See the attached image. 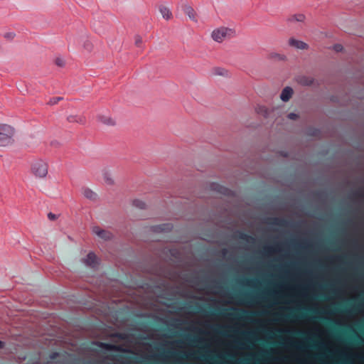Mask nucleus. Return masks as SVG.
Returning a JSON list of instances; mask_svg holds the SVG:
<instances>
[{
  "mask_svg": "<svg viewBox=\"0 0 364 364\" xmlns=\"http://www.w3.org/2000/svg\"><path fill=\"white\" fill-rule=\"evenodd\" d=\"M189 309H192L195 311L208 314L210 315H220L225 317H229L233 319L243 320V321H251L252 317L256 316L255 312H250L242 309H232L231 311L229 312L228 309H222L220 311H207L203 306L196 304L195 306H188Z\"/></svg>",
  "mask_w": 364,
  "mask_h": 364,
  "instance_id": "nucleus-1",
  "label": "nucleus"
},
{
  "mask_svg": "<svg viewBox=\"0 0 364 364\" xmlns=\"http://www.w3.org/2000/svg\"><path fill=\"white\" fill-rule=\"evenodd\" d=\"M31 172L38 178H45L48 173V164L46 161L37 159L31 164Z\"/></svg>",
  "mask_w": 364,
  "mask_h": 364,
  "instance_id": "nucleus-2",
  "label": "nucleus"
},
{
  "mask_svg": "<svg viewBox=\"0 0 364 364\" xmlns=\"http://www.w3.org/2000/svg\"><path fill=\"white\" fill-rule=\"evenodd\" d=\"M236 32L233 28L220 26L215 28L211 33V37L213 41L221 43L224 41L234 38Z\"/></svg>",
  "mask_w": 364,
  "mask_h": 364,
  "instance_id": "nucleus-3",
  "label": "nucleus"
},
{
  "mask_svg": "<svg viewBox=\"0 0 364 364\" xmlns=\"http://www.w3.org/2000/svg\"><path fill=\"white\" fill-rule=\"evenodd\" d=\"M14 129L8 124H0V146H6L14 142Z\"/></svg>",
  "mask_w": 364,
  "mask_h": 364,
  "instance_id": "nucleus-4",
  "label": "nucleus"
},
{
  "mask_svg": "<svg viewBox=\"0 0 364 364\" xmlns=\"http://www.w3.org/2000/svg\"><path fill=\"white\" fill-rule=\"evenodd\" d=\"M92 232L105 241L109 240L112 238V234L109 231L102 229L98 226L92 228Z\"/></svg>",
  "mask_w": 364,
  "mask_h": 364,
  "instance_id": "nucleus-5",
  "label": "nucleus"
},
{
  "mask_svg": "<svg viewBox=\"0 0 364 364\" xmlns=\"http://www.w3.org/2000/svg\"><path fill=\"white\" fill-rule=\"evenodd\" d=\"M83 263L91 268H96L99 264L98 258L93 252H90L86 258L83 259Z\"/></svg>",
  "mask_w": 364,
  "mask_h": 364,
  "instance_id": "nucleus-6",
  "label": "nucleus"
},
{
  "mask_svg": "<svg viewBox=\"0 0 364 364\" xmlns=\"http://www.w3.org/2000/svg\"><path fill=\"white\" fill-rule=\"evenodd\" d=\"M183 11L189 17V18L193 21H197L196 14L192 6L188 4H182Z\"/></svg>",
  "mask_w": 364,
  "mask_h": 364,
  "instance_id": "nucleus-7",
  "label": "nucleus"
},
{
  "mask_svg": "<svg viewBox=\"0 0 364 364\" xmlns=\"http://www.w3.org/2000/svg\"><path fill=\"white\" fill-rule=\"evenodd\" d=\"M289 45L300 50H306L309 48L306 43L293 38L289 40Z\"/></svg>",
  "mask_w": 364,
  "mask_h": 364,
  "instance_id": "nucleus-8",
  "label": "nucleus"
},
{
  "mask_svg": "<svg viewBox=\"0 0 364 364\" xmlns=\"http://www.w3.org/2000/svg\"><path fill=\"white\" fill-rule=\"evenodd\" d=\"M293 90L290 87H286L282 92L280 98L284 102H287L291 97Z\"/></svg>",
  "mask_w": 364,
  "mask_h": 364,
  "instance_id": "nucleus-9",
  "label": "nucleus"
},
{
  "mask_svg": "<svg viewBox=\"0 0 364 364\" xmlns=\"http://www.w3.org/2000/svg\"><path fill=\"white\" fill-rule=\"evenodd\" d=\"M267 223L274 225L284 226L287 225V220L283 218L272 217L267 219Z\"/></svg>",
  "mask_w": 364,
  "mask_h": 364,
  "instance_id": "nucleus-10",
  "label": "nucleus"
},
{
  "mask_svg": "<svg viewBox=\"0 0 364 364\" xmlns=\"http://www.w3.org/2000/svg\"><path fill=\"white\" fill-rule=\"evenodd\" d=\"M159 9L164 18L168 20L172 17V14L166 6L160 5Z\"/></svg>",
  "mask_w": 364,
  "mask_h": 364,
  "instance_id": "nucleus-11",
  "label": "nucleus"
},
{
  "mask_svg": "<svg viewBox=\"0 0 364 364\" xmlns=\"http://www.w3.org/2000/svg\"><path fill=\"white\" fill-rule=\"evenodd\" d=\"M82 194L87 199L95 200L97 198V194L88 188H82Z\"/></svg>",
  "mask_w": 364,
  "mask_h": 364,
  "instance_id": "nucleus-12",
  "label": "nucleus"
},
{
  "mask_svg": "<svg viewBox=\"0 0 364 364\" xmlns=\"http://www.w3.org/2000/svg\"><path fill=\"white\" fill-rule=\"evenodd\" d=\"M361 306V303H357L354 304H350L349 306L344 307L343 309H337L339 311L348 313L350 311H357L360 309Z\"/></svg>",
  "mask_w": 364,
  "mask_h": 364,
  "instance_id": "nucleus-13",
  "label": "nucleus"
},
{
  "mask_svg": "<svg viewBox=\"0 0 364 364\" xmlns=\"http://www.w3.org/2000/svg\"><path fill=\"white\" fill-rule=\"evenodd\" d=\"M171 228L172 226L170 224H161L153 226L152 229L154 232H161L169 231L171 229Z\"/></svg>",
  "mask_w": 364,
  "mask_h": 364,
  "instance_id": "nucleus-14",
  "label": "nucleus"
},
{
  "mask_svg": "<svg viewBox=\"0 0 364 364\" xmlns=\"http://www.w3.org/2000/svg\"><path fill=\"white\" fill-rule=\"evenodd\" d=\"M233 298L242 302L254 301V297L250 294H235Z\"/></svg>",
  "mask_w": 364,
  "mask_h": 364,
  "instance_id": "nucleus-15",
  "label": "nucleus"
},
{
  "mask_svg": "<svg viewBox=\"0 0 364 364\" xmlns=\"http://www.w3.org/2000/svg\"><path fill=\"white\" fill-rule=\"evenodd\" d=\"M307 316V314H304L303 312H299L298 311V314H296L294 312H291L289 314H287L285 316H284L283 317L285 318L286 319H293V318H306Z\"/></svg>",
  "mask_w": 364,
  "mask_h": 364,
  "instance_id": "nucleus-16",
  "label": "nucleus"
},
{
  "mask_svg": "<svg viewBox=\"0 0 364 364\" xmlns=\"http://www.w3.org/2000/svg\"><path fill=\"white\" fill-rule=\"evenodd\" d=\"M297 82L303 85H311L314 80L311 77L306 76H300L297 78Z\"/></svg>",
  "mask_w": 364,
  "mask_h": 364,
  "instance_id": "nucleus-17",
  "label": "nucleus"
},
{
  "mask_svg": "<svg viewBox=\"0 0 364 364\" xmlns=\"http://www.w3.org/2000/svg\"><path fill=\"white\" fill-rule=\"evenodd\" d=\"M279 333H284L287 334L288 336H292L295 337H299V338H305L306 334L303 331H279Z\"/></svg>",
  "mask_w": 364,
  "mask_h": 364,
  "instance_id": "nucleus-18",
  "label": "nucleus"
},
{
  "mask_svg": "<svg viewBox=\"0 0 364 364\" xmlns=\"http://www.w3.org/2000/svg\"><path fill=\"white\" fill-rule=\"evenodd\" d=\"M99 346L108 350H118L119 348L117 346L107 343H99Z\"/></svg>",
  "mask_w": 364,
  "mask_h": 364,
  "instance_id": "nucleus-19",
  "label": "nucleus"
},
{
  "mask_svg": "<svg viewBox=\"0 0 364 364\" xmlns=\"http://www.w3.org/2000/svg\"><path fill=\"white\" fill-rule=\"evenodd\" d=\"M304 19H305L304 15L299 14H295V15L290 16L288 18V21H289V22H294V21L303 22L304 21Z\"/></svg>",
  "mask_w": 364,
  "mask_h": 364,
  "instance_id": "nucleus-20",
  "label": "nucleus"
},
{
  "mask_svg": "<svg viewBox=\"0 0 364 364\" xmlns=\"http://www.w3.org/2000/svg\"><path fill=\"white\" fill-rule=\"evenodd\" d=\"M68 121L69 122H77V123H83L85 119L81 116L77 115H70L68 117Z\"/></svg>",
  "mask_w": 364,
  "mask_h": 364,
  "instance_id": "nucleus-21",
  "label": "nucleus"
},
{
  "mask_svg": "<svg viewBox=\"0 0 364 364\" xmlns=\"http://www.w3.org/2000/svg\"><path fill=\"white\" fill-rule=\"evenodd\" d=\"M238 237L242 240H245L246 242H254L255 241V238L249 235H247V233H245L243 232H240L239 234H238Z\"/></svg>",
  "mask_w": 364,
  "mask_h": 364,
  "instance_id": "nucleus-22",
  "label": "nucleus"
},
{
  "mask_svg": "<svg viewBox=\"0 0 364 364\" xmlns=\"http://www.w3.org/2000/svg\"><path fill=\"white\" fill-rule=\"evenodd\" d=\"M99 119L102 123H103L106 125H114V121L109 117L100 116Z\"/></svg>",
  "mask_w": 364,
  "mask_h": 364,
  "instance_id": "nucleus-23",
  "label": "nucleus"
},
{
  "mask_svg": "<svg viewBox=\"0 0 364 364\" xmlns=\"http://www.w3.org/2000/svg\"><path fill=\"white\" fill-rule=\"evenodd\" d=\"M212 188L214 190H216L217 191H218L223 194H228V189H227L226 188L221 186L218 184H215V183L212 185Z\"/></svg>",
  "mask_w": 364,
  "mask_h": 364,
  "instance_id": "nucleus-24",
  "label": "nucleus"
},
{
  "mask_svg": "<svg viewBox=\"0 0 364 364\" xmlns=\"http://www.w3.org/2000/svg\"><path fill=\"white\" fill-rule=\"evenodd\" d=\"M256 112L265 117L268 115V109L264 106H257L256 107Z\"/></svg>",
  "mask_w": 364,
  "mask_h": 364,
  "instance_id": "nucleus-25",
  "label": "nucleus"
},
{
  "mask_svg": "<svg viewBox=\"0 0 364 364\" xmlns=\"http://www.w3.org/2000/svg\"><path fill=\"white\" fill-rule=\"evenodd\" d=\"M133 205L139 209H144L146 208V203L143 200L139 199L133 200Z\"/></svg>",
  "mask_w": 364,
  "mask_h": 364,
  "instance_id": "nucleus-26",
  "label": "nucleus"
},
{
  "mask_svg": "<svg viewBox=\"0 0 364 364\" xmlns=\"http://www.w3.org/2000/svg\"><path fill=\"white\" fill-rule=\"evenodd\" d=\"M214 73L215 75H225L227 74V70L220 68H216L214 69Z\"/></svg>",
  "mask_w": 364,
  "mask_h": 364,
  "instance_id": "nucleus-27",
  "label": "nucleus"
},
{
  "mask_svg": "<svg viewBox=\"0 0 364 364\" xmlns=\"http://www.w3.org/2000/svg\"><path fill=\"white\" fill-rule=\"evenodd\" d=\"M63 98L60 97H53L51 99H50V100L48 101V104L50 105H55L57 104L59 101H60Z\"/></svg>",
  "mask_w": 364,
  "mask_h": 364,
  "instance_id": "nucleus-28",
  "label": "nucleus"
},
{
  "mask_svg": "<svg viewBox=\"0 0 364 364\" xmlns=\"http://www.w3.org/2000/svg\"><path fill=\"white\" fill-rule=\"evenodd\" d=\"M4 38L7 40H12L15 37V33L13 32H8L3 35Z\"/></svg>",
  "mask_w": 364,
  "mask_h": 364,
  "instance_id": "nucleus-29",
  "label": "nucleus"
},
{
  "mask_svg": "<svg viewBox=\"0 0 364 364\" xmlns=\"http://www.w3.org/2000/svg\"><path fill=\"white\" fill-rule=\"evenodd\" d=\"M354 196L358 198H364V191L363 190H359L355 191L353 193Z\"/></svg>",
  "mask_w": 364,
  "mask_h": 364,
  "instance_id": "nucleus-30",
  "label": "nucleus"
},
{
  "mask_svg": "<svg viewBox=\"0 0 364 364\" xmlns=\"http://www.w3.org/2000/svg\"><path fill=\"white\" fill-rule=\"evenodd\" d=\"M84 48H85L87 50L90 51V50H92V43H91L90 41H87L85 43V44H84Z\"/></svg>",
  "mask_w": 364,
  "mask_h": 364,
  "instance_id": "nucleus-31",
  "label": "nucleus"
},
{
  "mask_svg": "<svg viewBox=\"0 0 364 364\" xmlns=\"http://www.w3.org/2000/svg\"><path fill=\"white\" fill-rule=\"evenodd\" d=\"M55 64L59 67H63L65 64L64 60L62 58H57L55 60Z\"/></svg>",
  "mask_w": 364,
  "mask_h": 364,
  "instance_id": "nucleus-32",
  "label": "nucleus"
},
{
  "mask_svg": "<svg viewBox=\"0 0 364 364\" xmlns=\"http://www.w3.org/2000/svg\"><path fill=\"white\" fill-rule=\"evenodd\" d=\"M322 321H323V323H325L326 324L330 326L331 327H335V323L328 320V319H322Z\"/></svg>",
  "mask_w": 364,
  "mask_h": 364,
  "instance_id": "nucleus-33",
  "label": "nucleus"
},
{
  "mask_svg": "<svg viewBox=\"0 0 364 364\" xmlns=\"http://www.w3.org/2000/svg\"><path fill=\"white\" fill-rule=\"evenodd\" d=\"M333 50L336 52H341L343 50V46L341 44H336L333 46Z\"/></svg>",
  "mask_w": 364,
  "mask_h": 364,
  "instance_id": "nucleus-34",
  "label": "nucleus"
},
{
  "mask_svg": "<svg viewBox=\"0 0 364 364\" xmlns=\"http://www.w3.org/2000/svg\"><path fill=\"white\" fill-rule=\"evenodd\" d=\"M299 117L298 114L295 113H290L288 114V118L292 120H295Z\"/></svg>",
  "mask_w": 364,
  "mask_h": 364,
  "instance_id": "nucleus-35",
  "label": "nucleus"
},
{
  "mask_svg": "<svg viewBox=\"0 0 364 364\" xmlns=\"http://www.w3.org/2000/svg\"><path fill=\"white\" fill-rule=\"evenodd\" d=\"M141 43H142V40H141V37L136 36L135 38V44L137 46H139Z\"/></svg>",
  "mask_w": 364,
  "mask_h": 364,
  "instance_id": "nucleus-36",
  "label": "nucleus"
},
{
  "mask_svg": "<svg viewBox=\"0 0 364 364\" xmlns=\"http://www.w3.org/2000/svg\"><path fill=\"white\" fill-rule=\"evenodd\" d=\"M48 217L51 220H53L56 218L55 215L52 213H48Z\"/></svg>",
  "mask_w": 364,
  "mask_h": 364,
  "instance_id": "nucleus-37",
  "label": "nucleus"
},
{
  "mask_svg": "<svg viewBox=\"0 0 364 364\" xmlns=\"http://www.w3.org/2000/svg\"><path fill=\"white\" fill-rule=\"evenodd\" d=\"M265 250H266L268 253H270V252H272L276 251V248H274V247H265Z\"/></svg>",
  "mask_w": 364,
  "mask_h": 364,
  "instance_id": "nucleus-38",
  "label": "nucleus"
},
{
  "mask_svg": "<svg viewBox=\"0 0 364 364\" xmlns=\"http://www.w3.org/2000/svg\"><path fill=\"white\" fill-rule=\"evenodd\" d=\"M272 58H278L279 59H283L284 58L282 56H281L279 54H272Z\"/></svg>",
  "mask_w": 364,
  "mask_h": 364,
  "instance_id": "nucleus-39",
  "label": "nucleus"
},
{
  "mask_svg": "<svg viewBox=\"0 0 364 364\" xmlns=\"http://www.w3.org/2000/svg\"><path fill=\"white\" fill-rule=\"evenodd\" d=\"M106 181L109 184H112L113 183V180L110 178L106 177Z\"/></svg>",
  "mask_w": 364,
  "mask_h": 364,
  "instance_id": "nucleus-40",
  "label": "nucleus"
},
{
  "mask_svg": "<svg viewBox=\"0 0 364 364\" xmlns=\"http://www.w3.org/2000/svg\"><path fill=\"white\" fill-rule=\"evenodd\" d=\"M307 312L311 314L316 313V311L314 309H307Z\"/></svg>",
  "mask_w": 364,
  "mask_h": 364,
  "instance_id": "nucleus-41",
  "label": "nucleus"
},
{
  "mask_svg": "<svg viewBox=\"0 0 364 364\" xmlns=\"http://www.w3.org/2000/svg\"><path fill=\"white\" fill-rule=\"evenodd\" d=\"M242 334H243L245 336H250L252 335V333H249V332H248V333H243Z\"/></svg>",
  "mask_w": 364,
  "mask_h": 364,
  "instance_id": "nucleus-42",
  "label": "nucleus"
},
{
  "mask_svg": "<svg viewBox=\"0 0 364 364\" xmlns=\"http://www.w3.org/2000/svg\"><path fill=\"white\" fill-rule=\"evenodd\" d=\"M4 346V343L0 341V349L3 348Z\"/></svg>",
  "mask_w": 364,
  "mask_h": 364,
  "instance_id": "nucleus-43",
  "label": "nucleus"
},
{
  "mask_svg": "<svg viewBox=\"0 0 364 364\" xmlns=\"http://www.w3.org/2000/svg\"><path fill=\"white\" fill-rule=\"evenodd\" d=\"M291 346L292 347H296V348H301V346H296V345H294V344H293V343H291Z\"/></svg>",
  "mask_w": 364,
  "mask_h": 364,
  "instance_id": "nucleus-44",
  "label": "nucleus"
},
{
  "mask_svg": "<svg viewBox=\"0 0 364 364\" xmlns=\"http://www.w3.org/2000/svg\"><path fill=\"white\" fill-rule=\"evenodd\" d=\"M316 132H317V130H315V131H314V133H312V134H311V135L316 136V135H317Z\"/></svg>",
  "mask_w": 364,
  "mask_h": 364,
  "instance_id": "nucleus-45",
  "label": "nucleus"
},
{
  "mask_svg": "<svg viewBox=\"0 0 364 364\" xmlns=\"http://www.w3.org/2000/svg\"><path fill=\"white\" fill-rule=\"evenodd\" d=\"M355 341L356 343H360V341H359V340H358V339L355 340Z\"/></svg>",
  "mask_w": 364,
  "mask_h": 364,
  "instance_id": "nucleus-46",
  "label": "nucleus"
},
{
  "mask_svg": "<svg viewBox=\"0 0 364 364\" xmlns=\"http://www.w3.org/2000/svg\"><path fill=\"white\" fill-rule=\"evenodd\" d=\"M226 252V250H223V253L225 254Z\"/></svg>",
  "mask_w": 364,
  "mask_h": 364,
  "instance_id": "nucleus-47",
  "label": "nucleus"
}]
</instances>
